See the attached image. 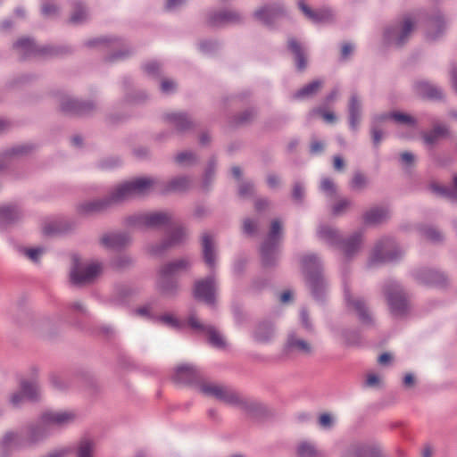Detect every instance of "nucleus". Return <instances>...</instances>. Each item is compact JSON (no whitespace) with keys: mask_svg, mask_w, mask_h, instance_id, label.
Listing matches in <instances>:
<instances>
[{"mask_svg":"<svg viewBox=\"0 0 457 457\" xmlns=\"http://www.w3.org/2000/svg\"><path fill=\"white\" fill-rule=\"evenodd\" d=\"M422 235L433 243H439L443 240L444 236L442 233L434 227H424L421 229Z\"/></svg>","mask_w":457,"mask_h":457,"instance_id":"nucleus-59","label":"nucleus"},{"mask_svg":"<svg viewBox=\"0 0 457 457\" xmlns=\"http://www.w3.org/2000/svg\"><path fill=\"white\" fill-rule=\"evenodd\" d=\"M52 434L48 426L43 421V417L33 423L29 424L25 428V443L28 447L34 446L46 440Z\"/></svg>","mask_w":457,"mask_h":457,"instance_id":"nucleus-16","label":"nucleus"},{"mask_svg":"<svg viewBox=\"0 0 457 457\" xmlns=\"http://www.w3.org/2000/svg\"><path fill=\"white\" fill-rule=\"evenodd\" d=\"M94 451V441L88 438L82 439L78 445L77 457H92Z\"/></svg>","mask_w":457,"mask_h":457,"instance_id":"nucleus-54","label":"nucleus"},{"mask_svg":"<svg viewBox=\"0 0 457 457\" xmlns=\"http://www.w3.org/2000/svg\"><path fill=\"white\" fill-rule=\"evenodd\" d=\"M448 133L449 129L446 125L436 124L431 130L423 133L422 137L426 145H432L440 138L446 137Z\"/></svg>","mask_w":457,"mask_h":457,"instance_id":"nucleus-45","label":"nucleus"},{"mask_svg":"<svg viewBox=\"0 0 457 457\" xmlns=\"http://www.w3.org/2000/svg\"><path fill=\"white\" fill-rule=\"evenodd\" d=\"M193 265L192 258L181 257L162 265L157 273L156 288L165 297L178 295L179 286L177 277L189 270Z\"/></svg>","mask_w":457,"mask_h":457,"instance_id":"nucleus-1","label":"nucleus"},{"mask_svg":"<svg viewBox=\"0 0 457 457\" xmlns=\"http://www.w3.org/2000/svg\"><path fill=\"white\" fill-rule=\"evenodd\" d=\"M323 85L322 80L316 79L311 83L305 85L299 90L294 93L293 99L295 100H305L315 96Z\"/></svg>","mask_w":457,"mask_h":457,"instance_id":"nucleus-43","label":"nucleus"},{"mask_svg":"<svg viewBox=\"0 0 457 457\" xmlns=\"http://www.w3.org/2000/svg\"><path fill=\"white\" fill-rule=\"evenodd\" d=\"M331 333L335 337L341 338L346 345H355L361 340L359 332L353 329L331 328Z\"/></svg>","mask_w":457,"mask_h":457,"instance_id":"nucleus-44","label":"nucleus"},{"mask_svg":"<svg viewBox=\"0 0 457 457\" xmlns=\"http://www.w3.org/2000/svg\"><path fill=\"white\" fill-rule=\"evenodd\" d=\"M298 457H319L315 445L309 441H301L296 446Z\"/></svg>","mask_w":457,"mask_h":457,"instance_id":"nucleus-50","label":"nucleus"},{"mask_svg":"<svg viewBox=\"0 0 457 457\" xmlns=\"http://www.w3.org/2000/svg\"><path fill=\"white\" fill-rule=\"evenodd\" d=\"M416 25L415 19L411 15L395 21L384 31V41L388 46H402L405 44Z\"/></svg>","mask_w":457,"mask_h":457,"instance_id":"nucleus-9","label":"nucleus"},{"mask_svg":"<svg viewBox=\"0 0 457 457\" xmlns=\"http://www.w3.org/2000/svg\"><path fill=\"white\" fill-rule=\"evenodd\" d=\"M188 326L194 330L204 333L208 337L209 344L218 349L226 346V340L223 335L212 325H204L198 320L195 314H191L187 320Z\"/></svg>","mask_w":457,"mask_h":457,"instance_id":"nucleus-15","label":"nucleus"},{"mask_svg":"<svg viewBox=\"0 0 457 457\" xmlns=\"http://www.w3.org/2000/svg\"><path fill=\"white\" fill-rule=\"evenodd\" d=\"M217 162L214 158H212L205 169L204 178H203V187L208 189L213 181L215 170H216Z\"/></svg>","mask_w":457,"mask_h":457,"instance_id":"nucleus-56","label":"nucleus"},{"mask_svg":"<svg viewBox=\"0 0 457 457\" xmlns=\"http://www.w3.org/2000/svg\"><path fill=\"white\" fill-rule=\"evenodd\" d=\"M188 237L187 230L183 226H176L168 229L165 238L171 247L183 244Z\"/></svg>","mask_w":457,"mask_h":457,"instance_id":"nucleus-41","label":"nucleus"},{"mask_svg":"<svg viewBox=\"0 0 457 457\" xmlns=\"http://www.w3.org/2000/svg\"><path fill=\"white\" fill-rule=\"evenodd\" d=\"M301 266L312 296L317 301H323L328 290V283L322 275V262L320 257L312 253L303 254L301 257Z\"/></svg>","mask_w":457,"mask_h":457,"instance_id":"nucleus-2","label":"nucleus"},{"mask_svg":"<svg viewBox=\"0 0 457 457\" xmlns=\"http://www.w3.org/2000/svg\"><path fill=\"white\" fill-rule=\"evenodd\" d=\"M298 6L305 16L314 22L328 21L332 20L334 17V12L329 8H322L313 11L301 0L298 2Z\"/></svg>","mask_w":457,"mask_h":457,"instance_id":"nucleus-35","label":"nucleus"},{"mask_svg":"<svg viewBox=\"0 0 457 457\" xmlns=\"http://www.w3.org/2000/svg\"><path fill=\"white\" fill-rule=\"evenodd\" d=\"M25 442L24 435L9 431L2 437L0 445L4 450H18L28 447Z\"/></svg>","mask_w":457,"mask_h":457,"instance_id":"nucleus-37","label":"nucleus"},{"mask_svg":"<svg viewBox=\"0 0 457 457\" xmlns=\"http://www.w3.org/2000/svg\"><path fill=\"white\" fill-rule=\"evenodd\" d=\"M68 311L71 320L78 323V320L79 318L90 317V313L86 306V304L81 301H74L68 305Z\"/></svg>","mask_w":457,"mask_h":457,"instance_id":"nucleus-46","label":"nucleus"},{"mask_svg":"<svg viewBox=\"0 0 457 457\" xmlns=\"http://www.w3.org/2000/svg\"><path fill=\"white\" fill-rule=\"evenodd\" d=\"M202 250L205 264L211 269H214L217 262V251L214 239L209 233L202 235Z\"/></svg>","mask_w":457,"mask_h":457,"instance_id":"nucleus-27","label":"nucleus"},{"mask_svg":"<svg viewBox=\"0 0 457 457\" xmlns=\"http://www.w3.org/2000/svg\"><path fill=\"white\" fill-rule=\"evenodd\" d=\"M412 276L418 282L428 286L441 287L444 286L446 281L444 273L428 268L417 269L413 270Z\"/></svg>","mask_w":457,"mask_h":457,"instance_id":"nucleus-19","label":"nucleus"},{"mask_svg":"<svg viewBox=\"0 0 457 457\" xmlns=\"http://www.w3.org/2000/svg\"><path fill=\"white\" fill-rule=\"evenodd\" d=\"M13 48L23 59L45 52L44 49L39 48L35 42L29 37H22L16 41L13 45Z\"/></svg>","mask_w":457,"mask_h":457,"instance_id":"nucleus-34","label":"nucleus"},{"mask_svg":"<svg viewBox=\"0 0 457 457\" xmlns=\"http://www.w3.org/2000/svg\"><path fill=\"white\" fill-rule=\"evenodd\" d=\"M21 252L30 261L37 262L45 253L46 249L44 247L22 248L21 249Z\"/></svg>","mask_w":457,"mask_h":457,"instance_id":"nucleus-62","label":"nucleus"},{"mask_svg":"<svg viewBox=\"0 0 457 457\" xmlns=\"http://www.w3.org/2000/svg\"><path fill=\"white\" fill-rule=\"evenodd\" d=\"M102 270V262L97 261L82 262L79 257L74 256L70 270V279L75 286H86L93 283Z\"/></svg>","mask_w":457,"mask_h":457,"instance_id":"nucleus-8","label":"nucleus"},{"mask_svg":"<svg viewBox=\"0 0 457 457\" xmlns=\"http://www.w3.org/2000/svg\"><path fill=\"white\" fill-rule=\"evenodd\" d=\"M288 48L295 54V65H296L297 70H299V71L304 70L306 68L307 62H306V58L302 50L301 46L298 44V42L295 39L290 38L288 40Z\"/></svg>","mask_w":457,"mask_h":457,"instance_id":"nucleus-47","label":"nucleus"},{"mask_svg":"<svg viewBox=\"0 0 457 457\" xmlns=\"http://www.w3.org/2000/svg\"><path fill=\"white\" fill-rule=\"evenodd\" d=\"M165 120L179 133H184L193 128L191 119L185 112H173L167 113L165 114Z\"/></svg>","mask_w":457,"mask_h":457,"instance_id":"nucleus-32","label":"nucleus"},{"mask_svg":"<svg viewBox=\"0 0 457 457\" xmlns=\"http://www.w3.org/2000/svg\"><path fill=\"white\" fill-rule=\"evenodd\" d=\"M52 434L66 428L76 420V413L71 411H47L41 414Z\"/></svg>","mask_w":457,"mask_h":457,"instance_id":"nucleus-14","label":"nucleus"},{"mask_svg":"<svg viewBox=\"0 0 457 457\" xmlns=\"http://www.w3.org/2000/svg\"><path fill=\"white\" fill-rule=\"evenodd\" d=\"M171 246L164 237L159 242L148 243L145 246V252L154 257L163 255Z\"/></svg>","mask_w":457,"mask_h":457,"instance_id":"nucleus-49","label":"nucleus"},{"mask_svg":"<svg viewBox=\"0 0 457 457\" xmlns=\"http://www.w3.org/2000/svg\"><path fill=\"white\" fill-rule=\"evenodd\" d=\"M200 371L191 364H184L178 366L173 375V380L180 384H196L200 380Z\"/></svg>","mask_w":457,"mask_h":457,"instance_id":"nucleus-24","label":"nucleus"},{"mask_svg":"<svg viewBox=\"0 0 457 457\" xmlns=\"http://www.w3.org/2000/svg\"><path fill=\"white\" fill-rule=\"evenodd\" d=\"M31 150V145L28 144L17 145L12 148L6 149L2 153V158L4 160H11L14 157L21 156L28 154Z\"/></svg>","mask_w":457,"mask_h":457,"instance_id":"nucleus-51","label":"nucleus"},{"mask_svg":"<svg viewBox=\"0 0 457 457\" xmlns=\"http://www.w3.org/2000/svg\"><path fill=\"white\" fill-rule=\"evenodd\" d=\"M171 215L167 212H139L128 216L125 223L138 228H161L169 225Z\"/></svg>","mask_w":457,"mask_h":457,"instance_id":"nucleus-12","label":"nucleus"},{"mask_svg":"<svg viewBox=\"0 0 457 457\" xmlns=\"http://www.w3.org/2000/svg\"><path fill=\"white\" fill-rule=\"evenodd\" d=\"M281 236V221L278 220H272L267 238L261 246L262 261L264 266H272L277 262Z\"/></svg>","mask_w":457,"mask_h":457,"instance_id":"nucleus-11","label":"nucleus"},{"mask_svg":"<svg viewBox=\"0 0 457 457\" xmlns=\"http://www.w3.org/2000/svg\"><path fill=\"white\" fill-rule=\"evenodd\" d=\"M216 288L217 283L214 276L212 274L204 279L195 281L194 296L195 299L203 301L208 305H213L215 303Z\"/></svg>","mask_w":457,"mask_h":457,"instance_id":"nucleus-17","label":"nucleus"},{"mask_svg":"<svg viewBox=\"0 0 457 457\" xmlns=\"http://www.w3.org/2000/svg\"><path fill=\"white\" fill-rule=\"evenodd\" d=\"M41 13L46 18H54L59 14V7L47 1H42Z\"/></svg>","mask_w":457,"mask_h":457,"instance_id":"nucleus-63","label":"nucleus"},{"mask_svg":"<svg viewBox=\"0 0 457 457\" xmlns=\"http://www.w3.org/2000/svg\"><path fill=\"white\" fill-rule=\"evenodd\" d=\"M49 380L51 385L59 391H63L67 389L71 385V379L68 378L66 376L58 374V373H52L49 377Z\"/></svg>","mask_w":457,"mask_h":457,"instance_id":"nucleus-55","label":"nucleus"},{"mask_svg":"<svg viewBox=\"0 0 457 457\" xmlns=\"http://www.w3.org/2000/svg\"><path fill=\"white\" fill-rule=\"evenodd\" d=\"M320 188L327 197H334L337 194V187L329 178H323L321 179Z\"/></svg>","mask_w":457,"mask_h":457,"instance_id":"nucleus-60","label":"nucleus"},{"mask_svg":"<svg viewBox=\"0 0 457 457\" xmlns=\"http://www.w3.org/2000/svg\"><path fill=\"white\" fill-rule=\"evenodd\" d=\"M415 94L429 100H441L444 93L441 87L426 80H418L413 84Z\"/></svg>","mask_w":457,"mask_h":457,"instance_id":"nucleus-25","label":"nucleus"},{"mask_svg":"<svg viewBox=\"0 0 457 457\" xmlns=\"http://www.w3.org/2000/svg\"><path fill=\"white\" fill-rule=\"evenodd\" d=\"M241 21V14L235 10L212 12L208 15L209 24L214 27L224 26L227 24H237L240 23Z\"/></svg>","mask_w":457,"mask_h":457,"instance_id":"nucleus-21","label":"nucleus"},{"mask_svg":"<svg viewBox=\"0 0 457 457\" xmlns=\"http://www.w3.org/2000/svg\"><path fill=\"white\" fill-rule=\"evenodd\" d=\"M305 195V187L303 182L297 181L294 184L292 197L296 203H302Z\"/></svg>","mask_w":457,"mask_h":457,"instance_id":"nucleus-64","label":"nucleus"},{"mask_svg":"<svg viewBox=\"0 0 457 457\" xmlns=\"http://www.w3.org/2000/svg\"><path fill=\"white\" fill-rule=\"evenodd\" d=\"M285 352L287 353H305L308 354L312 352L311 345L301 338L296 337L295 335H289L286 346Z\"/></svg>","mask_w":457,"mask_h":457,"instance_id":"nucleus-38","label":"nucleus"},{"mask_svg":"<svg viewBox=\"0 0 457 457\" xmlns=\"http://www.w3.org/2000/svg\"><path fill=\"white\" fill-rule=\"evenodd\" d=\"M158 183L156 179L153 178H137L129 181L123 182L115 187L107 195L110 204H113L121 203L135 196L144 195Z\"/></svg>","mask_w":457,"mask_h":457,"instance_id":"nucleus-4","label":"nucleus"},{"mask_svg":"<svg viewBox=\"0 0 457 457\" xmlns=\"http://www.w3.org/2000/svg\"><path fill=\"white\" fill-rule=\"evenodd\" d=\"M54 229H50L48 227L45 228V232L47 234L56 232V233H68L76 228L77 223L72 220H61L57 221L54 225Z\"/></svg>","mask_w":457,"mask_h":457,"instance_id":"nucleus-52","label":"nucleus"},{"mask_svg":"<svg viewBox=\"0 0 457 457\" xmlns=\"http://www.w3.org/2000/svg\"><path fill=\"white\" fill-rule=\"evenodd\" d=\"M404 250L398 245L395 238L383 237L378 239L369 257V266L381 265L395 262L403 258Z\"/></svg>","mask_w":457,"mask_h":457,"instance_id":"nucleus-7","label":"nucleus"},{"mask_svg":"<svg viewBox=\"0 0 457 457\" xmlns=\"http://www.w3.org/2000/svg\"><path fill=\"white\" fill-rule=\"evenodd\" d=\"M347 110L349 129L357 132L362 116V100L356 93L351 95Z\"/></svg>","mask_w":457,"mask_h":457,"instance_id":"nucleus-20","label":"nucleus"},{"mask_svg":"<svg viewBox=\"0 0 457 457\" xmlns=\"http://www.w3.org/2000/svg\"><path fill=\"white\" fill-rule=\"evenodd\" d=\"M433 189L436 193L447 197L452 200L457 199V175L453 178V187H440V186H435L433 187Z\"/></svg>","mask_w":457,"mask_h":457,"instance_id":"nucleus-57","label":"nucleus"},{"mask_svg":"<svg viewBox=\"0 0 457 457\" xmlns=\"http://www.w3.org/2000/svg\"><path fill=\"white\" fill-rule=\"evenodd\" d=\"M174 162L180 166H192L197 162V155L192 151H182L174 156Z\"/></svg>","mask_w":457,"mask_h":457,"instance_id":"nucleus-53","label":"nucleus"},{"mask_svg":"<svg viewBox=\"0 0 457 457\" xmlns=\"http://www.w3.org/2000/svg\"><path fill=\"white\" fill-rule=\"evenodd\" d=\"M392 120L397 124L408 125L411 127H415L417 124L415 118L407 113L399 112H392Z\"/></svg>","mask_w":457,"mask_h":457,"instance_id":"nucleus-58","label":"nucleus"},{"mask_svg":"<svg viewBox=\"0 0 457 457\" xmlns=\"http://www.w3.org/2000/svg\"><path fill=\"white\" fill-rule=\"evenodd\" d=\"M445 30V21L441 13H436L427 21L426 37L429 40L438 39Z\"/></svg>","mask_w":457,"mask_h":457,"instance_id":"nucleus-31","label":"nucleus"},{"mask_svg":"<svg viewBox=\"0 0 457 457\" xmlns=\"http://www.w3.org/2000/svg\"><path fill=\"white\" fill-rule=\"evenodd\" d=\"M158 186L163 193L170 192H185L188 190L193 184V179L187 175H180L172 178L169 182L165 184H160V181L156 179Z\"/></svg>","mask_w":457,"mask_h":457,"instance_id":"nucleus-26","label":"nucleus"},{"mask_svg":"<svg viewBox=\"0 0 457 457\" xmlns=\"http://www.w3.org/2000/svg\"><path fill=\"white\" fill-rule=\"evenodd\" d=\"M317 236L320 240L328 245L329 246L338 247L343 236L338 228L336 227L320 224L317 228Z\"/></svg>","mask_w":457,"mask_h":457,"instance_id":"nucleus-28","label":"nucleus"},{"mask_svg":"<svg viewBox=\"0 0 457 457\" xmlns=\"http://www.w3.org/2000/svg\"><path fill=\"white\" fill-rule=\"evenodd\" d=\"M59 105L62 112L79 116H86L92 113L96 105L90 101H81L67 93L58 94Z\"/></svg>","mask_w":457,"mask_h":457,"instance_id":"nucleus-13","label":"nucleus"},{"mask_svg":"<svg viewBox=\"0 0 457 457\" xmlns=\"http://www.w3.org/2000/svg\"><path fill=\"white\" fill-rule=\"evenodd\" d=\"M89 17L88 10L80 0H74L72 2V11L70 17V21L72 24L79 25L86 21Z\"/></svg>","mask_w":457,"mask_h":457,"instance_id":"nucleus-42","label":"nucleus"},{"mask_svg":"<svg viewBox=\"0 0 457 457\" xmlns=\"http://www.w3.org/2000/svg\"><path fill=\"white\" fill-rule=\"evenodd\" d=\"M20 386L27 400L30 402H37L41 399L42 388L36 379H23L21 380Z\"/></svg>","mask_w":457,"mask_h":457,"instance_id":"nucleus-39","label":"nucleus"},{"mask_svg":"<svg viewBox=\"0 0 457 457\" xmlns=\"http://www.w3.org/2000/svg\"><path fill=\"white\" fill-rule=\"evenodd\" d=\"M199 391L206 396L214 397L229 404H237L242 409L249 412H256L262 409L259 403L241 399L239 395L231 388L213 382L200 381L198 383Z\"/></svg>","mask_w":457,"mask_h":457,"instance_id":"nucleus-3","label":"nucleus"},{"mask_svg":"<svg viewBox=\"0 0 457 457\" xmlns=\"http://www.w3.org/2000/svg\"><path fill=\"white\" fill-rule=\"evenodd\" d=\"M21 217V211L17 205L5 204L0 206V226H5L16 221Z\"/></svg>","mask_w":457,"mask_h":457,"instance_id":"nucleus-40","label":"nucleus"},{"mask_svg":"<svg viewBox=\"0 0 457 457\" xmlns=\"http://www.w3.org/2000/svg\"><path fill=\"white\" fill-rule=\"evenodd\" d=\"M343 291L344 300L346 308L356 314L359 321L368 327L375 324L372 314L367 305L366 300L360 295H353L350 284L345 275H343Z\"/></svg>","mask_w":457,"mask_h":457,"instance_id":"nucleus-10","label":"nucleus"},{"mask_svg":"<svg viewBox=\"0 0 457 457\" xmlns=\"http://www.w3.org/2000/svg\"><path fill=\"white\" fill-rule=\"evenodd\" d=\"M158 183L156 179L153 178H137L129 181L123 182L115 187L107 195L110 204H113L121 203L135 196L144 195Z\"/></svg>","mask_w":457,"mask_h":457,"instance_id":"nucleus-5","label":"nucleus"},{"mask_svg":"<svg viewBox=\"0 0 457 457\" xmlns=\"http://www.w3.org/2000/svg\"><path fill=\"white\" fill-rule=\"evenodd\" d=\"M131 241V236L127 232L105 233L100 238V243L103 246L116 250L126 247Z\"/></svg>","mask_w":457,"mask_h":457,"instance_id":"nucleus-23","label":"nucleus"},{"mask_svg":"<svg viewBox=\"0 0 457 457\" xmlns=\"http://www.w3.org/2000/svg\"><path fill=\"white\" fill-rule=\"evenodd\" d=\"M390 216L389 209L386 206H374L366 211L362 219L367 225H377L386 220Z\"/></svg>","mask_w":457,"mask_h":457,"instance_id":"nucleus-33","label":"nucleus"},{"mask_svg":"<svg viewBox=\"0 0 457 457\" xmlns=\"http://www.w3.org/2000/svg\"><path fill=\"white\" fill-rule=\"evenodd\" d=\"M390 313L396 319H403L410 312L408 295L402 285L395 279L388 278L382 284Z\"/></svg>","mask_w":457,"mask_h":457,"instance_id":"nucleus-6","label":"nucleus"},{"mask_svg":"<svg viewBox=\"0 0 457 457\" xmlns=\"http://www.w3.org/2000/svg\"><path fill=\"white\" fill-rule=\"evenodd\" d=\"M282 14L283 8L278 4L265 5L254 12V17L267 26H271Z\"/></svg>","mask_w":457,"mask_h":457,"instance_id":"nucleus-29","label":"nucleus"},{"mask_svg":"<svg viewBox=\"0 0 457 457\" xmlns=\"http://www.w3.org/2000/svg\"><path fill=\"white\" fill-rule=\"evenodd\" d=\"M111 207L110 199H108V196H104L80 203L77 207V211L80 215L88 216L103 212Z\"/></svg>","mask_w":457,"mask_h":457,"instance_id":"nucleus-22","label":"nucleus"},{"mask_svg":"<svg viewBox=\"0 0 457 457\" xmlns=\"http://www.w3.org/2000/svg\"><path fill=\"white\" fill-rule=\"evenodd\" d=\"M84 45L87 47H99L101 49L115 50L122 47L124 43L116 37H99L87 40Z\"/></svg>","mask_w":457,"mask_h":457,"instance_id":"nucleus-36","label":"nucleus"},{"mask_svg":"<svg viewBox=\"0 0 457 457\" xmlns=\"http://www.w3.org/2000/svg\"><path fill=\"white\" fill-rule=\"evenodd\" d=\"M370 179L361 171H355L349 182V187L353 191L361 192L368 188Z\"/></svg>","mask_w":457,"mask_h":457,"instance_id":"nucleus-48","label":"nucleus"},{"mask_svg":"<svg viewBox=\"0 0 457 457\" xmlns=\"http://www.w3.org/2000/svg\"><path fill=\"white\" fill-rule=\"evenodd\" d=\"M364 243V231L356 230L346 237H343L338 248L347 259L356 256L362 249Z\"/></svg>","mask_w":457,"mask_h":457,"instance_id":"nucleus-18","label":"nucleus"},{"mask_svg":"<svg viewBox=\"0 0 457 457\" xmlns=\"http://www.w3.org/2000/svg\"><path fill=\"white\" fill-rule=\"evenodd\" d=\"M275 336V327L270 320H264L260 321L253 332V337L254 341L260 344H268L270 343Z\"/></svg>","mask_w":457,"mask_h":457,"instance_id":"nucleus-30","label":"nucleus"},{"mask_svg":"<svg viewBox=\"0 0 457 457\" xmlns=\"http://www.w3.org/2000/svg\"><path fill=\"white\" fill-rule=\"evenodd\" d=\"M133 263V259L128 254H120L114 257L111 265L115 269H125L129 267Z\"/></svg>","mask_w":457,"mask_h":457,"instance_id":"nucleus-61","label":"nucleus"}]
</instances>
